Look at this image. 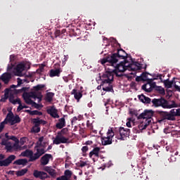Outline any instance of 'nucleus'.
<instances>
[{"label":"nucleus","instance_id":"f257e3e1","mask_svg":"<svg viewBox=\"0 0 180 180\" xmlns=\"http://www.w3.org/2000/svg\"><path fill=\"white\" fill-rule=\"evenodd\" d=\"M126 57H127V53L123 49H120L117 53H114L107 58L102 59L101 64L115 67L113 72L117 77H122L123 72L127 70L128 71H139V70H141V64L137 62L131 63L125 59Z\"/></svg>","mask_w":180,"mask_h":180},{"label":"nucleus","instance_id":"f03ea898","mask_svg":"<svg viewBox=\"0 0 180 180\" xmlns=\"http://www.w3.org/2000/svg\"><path fill=\"white\" fill-rule=\"evenodd\" d=\"M8 72L4 73L1 75V79L4 82V84H8L11 79L12 75H18V77H22V72L25 71V63L21 62L15 67V65H11L8 66Z\"/></svg>","mask_w":180,"mask_h":180},{"label":"nucleus","instance_id":"7ed1b4c3","mask_svg":"<svg viewBox=\"0 0 180 180\" xmlns=\"http://www.w3.org/2000/svg\"><path fill=\"white\" fill-rule=\"evenodd\" d=\"M101 79L102 83L101 85L97 86V89H102L103 86V91H106L107 92L113 91V87L112 86V81H113V73L110 72H105V74L101 77Z\"/></svg>","mask_w":180,"mask_h":180},{"label":"nucleus","instance_id":"20e7f679","mask_svg":"<svg viewBox=\"0 0 180 180\" xmlns=\"http://www.w3.org/2000/svg\"><path fill=\"white\" fill-rule=\"evenodd\" d=\"M154 112L153 110H145L143 112L141 113L139 116V119H141V122L139 124V130H144L147 128V126L151 123L153 120V116Z\"/></svg>","mask_w":180,"mask_h":180},{"label":"nucleus","instance_id":"39448f33","mask_svg":"<svg viewBox=\"0 0 180 180\" xmlns=\"http://www.w3.org/2000/svg\"><path fill=\"white\" fill-rule=\"evenodd\" d=\"M152 103L155 106H162V108L165 109H172V108H178V104H176L175 101L169 103L163 98L159 99L155 98L152 101Z\"/></svg>","mask_w":180,"mask_h":180},{"label":"nucleus","instance_id":"423d86ee","mask_svg":"<svg viewBox=\"0 0 180 180\" xmlns=\"http://www.w3.org/2000/svg\"><path fill=\"white\" fill-rule=\"evenodd\" d=\"M43 153L44 151L41 149H37V151H35L34 154L32 150H26L20 153V157H28L30 161H36L43 155Z\"/></svg>","mask_w":180,"mask_h":180},{"label":"nucleus","instance_id":"0eeeda50","mask_svg":"<svg viewBox=\"0 0 180 180\" xmlns=\"http://www.w3.org/2000/svg\"><path fill=\"white\" fill-rule=\"evenodd\" d=\"M23 98L26 103L28 105H33L34 102L32 101V99H34V101L37 99V102H41V98H43V96L41 95L37 96L36 93L32 92L30 94H23Z\"/></svg>","mask_w":180,"mask_h":180},{"label":"nucleus","instance_id":"6e6552de","mask_svg":"<svg viewBox=\"0 0 180 180\" xmlns=\"http://www.w3.org/2000/svg\"><path fill=\"white\" fill-rule=\"evenodd\" d=\"M115 136V132H113V129L110 128L107 131L106 136L101 137V143L103 146H108L109 144H112V140Z\"/></svg>","mask_w":180,"mask_h":180},{"label":"nucleus","instance_id":"1a4fd4ad","mask_svg":"<svg viewBox=\"0 0 180 180\" xmlns=\"http://www.w3.org/2000/svg\"><path fill=\"white\" fill-rule=\"evenodd\" d=\"M8 122L10 124L13 125L16 124V123H20V117L19 115H13V112H9L5 119V122Z\"/></svg>","mask_w":180,"mask_h":180},{"label":"nucleus","instance_id":"9d476101","mask_svg":"<svg viewBox=\"0 0 180 180\" xmlns=\"http://www.w3.org/2000/svg\"><path fill=\"white\" fill-rule=\"evenodd\" d=\"M46 144H47V142H46L44 140V137H39L38 141L36 143L34 151L37 152V150H42L44 151L43 154H44V153H46V150H44V148H46Z\"/></svg>","mask_w":180,"mask_h":180},{"label":"nucleus","instance_id":"9b49d317","mask_svg":"<svg viewBox=\"0 0 180 180\" xmlns=\"http://www.w3.org/2000/svg\"><path fill=\"white\" fill-rule=\"evenodd\" d=\"M53 143L56 145L65 144V143H68V138L61 135V133H58L56 137L53 138Z\"/></svg>","mask_w":180,"mask_h":180},{"label":"nucleus","instance_id":"f8f14e48","mask_svg":"<svg viewBox=\"0 0 180 180\" xmlns=\"http://www.w3.org/2000/svg\"><path fill=\"white\" fill-rule=\"evenodd\" d=\"M118 140H126L129 136H130V129L124 127H120L119 129Z\"/></svg>","mask_w":180,"mask_h":180},{"label":"nucleus","instance_id":"ddd939ff","mask_svg":"<svg viewBox=\"0 0 180 180\" xmlns=\"http://www.w3.org/2000/svg\"><path fill=\"white\" fill-rule=\"evenodd\" d=\"M15 159L16 156H15V155H11L10 156L8 157V158L4 160H0V167H8L9 164H11L12 161H13Z\"/></svg>","mask_w":180,"mask_h":180},{"label":"nucleus","instance_id":"4468645a","mask_svg":"<svg viewBox=\"0 0 180 180\" xmlns=\"http://www.w3.org/2000/svg\"><path fill=\"white\" fill-rule=\"evenodd\" d=\"M99 151H101L100 148H94L90 153H89V158H91L95 162V161H98V157H99Z\"/></svg>","mask_w":180,"mask_h":180},{"label":"nucleus","instance_id":"2eb2a0df","mask_svg":"<svg viewBox=\"0 0 180 180\" xmlns=\"http://www.w3.org/2000/svg\"><path fill=\"white\" fill-rule=\"evenodd\" d=\"M47 113L54 119H58L60 117V115H58V110H57L54 106L48 108Z\"/></svg>","mask_w":180,"mask_h":180},{"label":"nucleus","instance_id":"dca6fc26","mask_svg":"<svg viewBox=\"0 0 180 180\" xmlns=\"http://www.w3.org/2000/svg\"><path fill=\"white\" fill-rule=\"evenodd\" d=\"M51 160H53V156L50 154H45L41 158V165H47Z\"/></svg>","mask_w":180,"mask_h":180},{"label":"nucleus","instance_id":"f3484780","mask_svg":"<svg viewBox=\"0 0 180 180\" xmlns=\"http://www.w3.org/2000/svg\"><path fill=\"white\" fill-rule=\"evenodd\" d=\"M44 171L49 174L51 176H53V178H56L57 176V172H56V169H53L51 167L46 166L44 167Z\"/></svg>","mask_w":180,"mask_h":180},{"label":"nucleus","instance_id":"a211bd4d","mask_svg":"<svg viewBox=\"0 0 180 180\" xmlns=\"http://www.w3.org/2000/svg\"><path fill=\"white\" fill-rule=\"evenodd\" d=\"M175 117L172 115V112H164L163 113V119L159 120L160 123L164 122V120H174Z\"/></svg>","mask_w":180,"mask_h":180},{"label":"nucleus","instance_id":"6ab92c4d","mask_svg":"<svg viewBox=\"0 0 180 180\" xmlns=\"http://www.w3.org/2000/svg\"><path fill=\"white\" fill-rule=\"evenodd\" d=\"M71 95H74V98L77 102H79V99L82 98V93L75 89L71 91Z\"/></svg>","mask_w":180,"mask_h":180},{"label":"nucleus","instance_id":"aec40b11","mask_svg":"<svg viewBox=\"0 0 180 180\" xmlns=\"http://www.w3.org/2000/svg\"><path fill=\"white\" fill-rule=\"evenodd\" d=\"M25 148H27L26 146H22V145L20 144L19 140L18 141H15L13 144V150H25Z\"/></svg>","mask_w":180,"mask_h":180},{"label":"nucleus","instance_id":"412c9836","mask_svg":"<svg viewBox=\"0 0 180 180\" xmlns=\"http://www.w3.org/2000/svg\"><path fill=\"white\" fill-rule=\"evenodd\" d=\"M57 129H63V127H65V118L62 117L58 120V122L56 124Z\"/></svg>","mask_w":180,"mask_h":180},{"label":"nucleus","instance_id":"4be33fe9","mask_svg":"<svg viewBox=\"0 0 180 180\" xmlns=\"http://www.w3.org/2000/svg\"><path fill=\"white\" fill-rule=\"evenodd\" d=\"M138 98L143 103H150V102H151V99L150 98L146 97V96L143 94L138 96Z\"/></svg>","mask_w":180,"mask_h":180},{"label":"nucleus","instance_id":"5701e85b","mask_svg":"<svg viewBox=\"0 0 180 180\" xmlns=\"http://www.w3.org/2000/svg\"><path fill=\"white\" fill-rule=\"evenodd\" d=\"M60 74H61L60 69L51 70L49 76L53 78V77H60Z\"/></svg>","mask_w":180,"mask_h":180},{"label":"nucleus","instance_id":"b1692460","mask_svg":"<svg viewBox=\"0 0 180 180\" xmlns=\"http://www.w3.org/2000/svg\"><path fill=\"white\" fill-rule=\"evenodd\" d=\"M142 89L146 91V92H151L153 91V88L151 87V82H148L142 86Z\"/></svg>","mask_w":180,"mask_h":180},{"label":"nucleus","instance_id":"393cba45","mask_svg":"<svg viewBox=\"0 0 180 180\" xmlns=\"http://www.w3.org/2000/svg\"><path fill=\"white\" fill-rule=\"evenodd\" d=\"M33 123L36 124L37 126H40V124H46L47 122L45 120H41L40 118H35L33 120Z\"/></svg>","mask_w":180,"mask_h":180},{"label":"nucleus","instance_id":"a878e982","mask_svg":"<svg viewBox=\"0 0 180 180\" xmlns=\"http://www.w3.org/2000/svg\"><path fill=\"white\" fill-rule=\"evenodd\" d=\"M25 112L31 115L32 116L36 115L37 116H41L43 115V112H39L38 110H26Z\"/></svg>","mask_w":180,"mask_h":180},{"label":"nucleus","instance_id":"bb28decb","mask_svg":"<svg viewBox=\"0 0 180 180\" xmlns=\"http://www.w3.org/2000/svg\"><path fill=\"white\" fill-rule=\"evenodd\" d=\"M27 160L26 159H19L15 160L13 164L15 165H26Z\"/></svg>","mask_w":180,"mask_h":180},{"label":"nucleus","instance_id":"cd10ccee","mask_svg":"<svg viewBox=\"0 0 180 180\" xmlns=\"http://www.w3.org/2000/svg\"><path fill=\"white\" fill-rule=\"evenodd\" d=\"M147 75H148V73L143 72L142 73L140 77H136V81H147Z\"/></svg>","mask_w":180,"mask_h":180},{"label":"nucleus","instance_id":"c85d7f7f","mask_svg":"<svg viewBox=\"0 0 180 180\" xmlns=\"http://www.w3.org/2000/svg\"><path fill=\"white\" fill-rule=\"evenodd\" d=\"M53 98H54V94L49 92L46 94L45 99L47 102H51V101H53Z\"/></svg>","mask_w":180,"mask_h":180},{"label":"nucleus","instance_id":"c756f323","mask_svg":"<svg viewBox=\"0 0 180 180\" xmlns=\"http://www.w3.org/2000/svg\"><path fill=\"white\" fill-rule=\"evenodd\" d=\"M165 86L166 88H172L174 87V80L169 81V80H165L164 81Z\"/></svg>","mask_w":180,"mask_h":180},{"label":"nucleus","instance_id":"7c9ffc66","mask_svg":"<svg viewBox=\"0 0 180 180\" xmlns=\"http://www.w3.org/2000/svg\"><path fill=\"white\" fill-rule=\"evenodd\" d=\"M26 172H27V169H22L21 170L16 172L15 174H16L17 176H23V175H25V174H26Z\"/></svg>","mask_w":180,"mask_h":180},{"label":"nucleus","instance_id":"2f4dec72","mask_svg":"<svg viewBox=\"0 0 180 180\" xmlns=\"http://www.w3.org/2000/svg\"><path fill=\"white\" fill-rule=\"evenodd\" d=\"M170 113L173 115L174 117L175 116H180V108L179 109H172L170 110Z\"/></svg>","mask_w":180,"mask_h":180},{"label":"nucleus","instance_id":"473e14b6","mask_svg":"<svg viewBox=\"0 0 180 180\" xmlns=\"http://www.w3.org/2000/svg\"><path fill=\"white\" fill-rule=\"evenodd\" d=\"M173 87L175 88L176 91H180V82L174 80Z\"/></svg>","mask_w":180,"mask_h":180},{"label":"nucleus","instance_id":"72a5a7b5","mask_svg":"<svg viewBox=\"0 0 180 180\" xmlns=\"http://www.w3.org/2000/svg\"><path fill=\"white\" fill-rule=\"evenodd\" d=\"M5 147L7 151H12V150H13V144H12L11 141H8V143L5 146Z\"/></svg>","mask_w":180,"mask_h":180},{"label":"nucleus","instance_id":"f704fd0d","mask_svg":"<svg viewBox=\"0 0 180 180\" xmlns=\"http://www.w3.org/2000/svg\"><path fill=\"white\" fill-rule=\"evenodd\" d=\"M32 133H39L40 131V127L39 125L34 124V126L31 129Z\"/></svg>","mask_w":180,"mask_h":180},{"label":"nucleus","instance_id":"c9c22d12","mask_svg":"<svg viewBox=\"0 0 180 180\" xmlns=\"http://www.w3.org/2000/svg\"><path fill=\"white\" fill-rule=\"evenodd\" d=\"M17 82H18V84L17 85L13 84L11 86V88H18V86H20V85H22V84H23V80H22V79H20V78H18Z\"/></svg>","mask_w":180,"mask_h":180},{"label":"nucleus","instance_id":"e433bc0d","mask_svg":"<svg viewBox=\"0 0 180 180\" xmlns=\"http://www.w3.org/2000/svg\"><path fill=\"white\" fill-rule=\"evenodd\" d=\"M10 102L11 103H13V105H16L17 103H18V105H20V99H19V98L13 99V98H11Z\"/></svg>","mask_w":180,"mask_h":180},{"label":"nucleus","instance_id":"4c0bfd02","mask_svg":"<svg viewBox=\"0 0 180 180\" xmlns=\"http://www.w3.org/2000/svg\"><path fill=\"white\" fill-rule=\"evenodd\" d=\"M29 139L27 137H22L20 139L19 143L21 146H24V144H26V141H28Z\"/></svg>","mask_w":180,"mask_h":180},{"label":"nucleus","instance_id":"58836bf2","mask_svg":"<svg viewBox=\"0 0 180 180\" xmlns=\"http://www.w3.org/2000/svg\"><path fill=\"white\" fill-rule=\"evenodd\" d=\"M71 175H72V173L70 170H65V176L67 177L68 180H70V178H71Z\"/></svg>","mask_w":180,"mask_h":180},{"label":"nucleus","instance_id":"ea45409f","mask_svg":"<svg viewBox=\"0 0 180 180\" xmlns=\"http://www.w3.org/2000/svg\"><path fill=\"white\" fill-rule=\"evenodd\" d=\"M49 176V175L47 174V173L44 172H41V174H40V179H46V178H47Z\"/></svg>","mask_w":180,"mask_h":180},{"label":"nucleus","instance_id":"a19ab883","mask_svg":"<svg viewBox=\"0 0 180 180\" xmlns=\"http://www.w3.org/2000/svg\"><path fill=\"white\" fill-rule=\"evenodd\" d=\"M41 174V172L37 171V170H34L33 175H34V176L35 178H40Z\"/></svg>","mask_w":180,"mask_h":180},{"label":"nucleus","instance_id":"79ce46f5","mask_svg":"<svg viewBox=\"0 0 180 180\" xmlns=\"http://www.w3.org/2000/svg\"><path fill=\"white\" fill-rule=\"evenodd\" d=\"M8 143H9V139H2L0 144L1 146H6Z\"/></svg>","mask_w":180,"mask_h":180},{"label":"nucleus","instance_id":"37998d69","mask_svg":"<svg viewBox=\"0 0 180 180\" xmlns=\"http://www.w3.org/2000/svg\"><path fill=\"white\" fill-rule=\"evenodd\" d=\"M22 109H27V106L21 105V104L20 103L18 108H17V111H18V112H20V110H22Z\"/></svg>","mask_w":180,"mask_h":180},{"label":"nucleus","instance_id":"c03bdc74","mask_svg":"<svg viewBox=\"0 0 180 180\" xmlns=\"http://www.w3.org/2000/svg\"><path fill=\"white\" fill-rule=\"evenodd\" d=\"M158 91H159V94H160V95H165V90L164 89V88L160 86L158 87Z\"/></svg>","mask_w":180,"mask_h":180},{"label":"nucleus","instance_id":"a18cd8bd","mask_svg":"<svg viewBox=\"0 0 180 180\" xmlns=\"http://www.w3.org/2000/svg\"><path fill=\"white\" fill-rule=\"evenodd\" d=\"M5 124H6V121H4L2 122H1L0 124V133L2 131V130H4V127H5Z\"/></svg>","mask_w":180,"mask_h":180},{"label":"nucleus","instance_id":"49530a36","mask_svg":"<svg viewBox=\"0 0 180 180\" xmlns=\"http://www.w3.org/2000/svg\"><path fill=\"white\" fill-rule=\"evenodd\" d=\"M44 86V85L43 84H38L36 86H34V89H36V91H39V89H41V88H43Z\"/></svg>","mask_w":180,"mask_h":180},{"label":"nucleus","instance_id":"de8ad7c7","mask_svg":"<svg viewBox=\"0 0 180 180\" xmlns=\"http://www.w3.org/2000/svg\"><path fill=\"white\" fill-rule=\"evenodd\" d=\"M8 140H13V141H15V143L16 141H19V139H18V138H16V136H10V137L8 138Z\"/></svg>","mask_w":180,"mask_h":180},{"label":"nucleus","instance_id":"09e8293b","mask_svg":"<svg viewBox=\"0 0 180 180\" xmlns=\"http://www.w3.org/2000/svg\"><path fill=\"white\" fill-rule=\"evenodd\" d=\"M128 121L127 122V127H131V118H129L128 120H127Z\"/></svg>","mask_w":180,"mask_h":180},{"label":"nucleus","instance_id":"8fccbe9b","mask_svg":"<svg viewBox=\"0 0 180 180\" xmlns=\"http://www.w3.org/2000/svg\"><path fill=\"white\" fill-rule=\"evenodd\" d=\"M56 180H68V179L63 175V176H61L60 177H58L56 179Z\"/></svg>","mask_w":180,"mask_h":180},{"label":"nucleus","instance_id":"3c124183","mask_svg":"<svg viewBox=\"0 0 180 180\" xmlns=\"http://www.w3.org/2000/svg\"><path fill=\"white\" fill-rule=\"evenodd\" d=\"M86 165H89V164H88V162H80V167H86Z\"/></svg>","mask_w":180,"mask_h":180},{"label":"nucleus","instance_id":"603ef678","mask_svg":"<svg viewBox=\"0 0 180 180\" xmlns=\"http://www.w3.org/2000/svg\"><path fill=\"white\" fill-rule=\"evenodd\" d=\"M131 75H133V72H131L129 75H125V77H127L128 79H131V78H133Z\"/></svg>","mask_w":180,"mask_h":180},{"label":"nucleus","instance_id":"864d4df0","mask_svg":"<svg viewBox=\"0 0 180 180\" xmlns=\"http://www.w3.org/2000/svg\"><path fill=\"white\" fill-rule=\"evenodd\" d=\"M77 120H78V117H74L72 120V125H73L75 123V122H77Z\"/></svg>","mask_w":180,"mask_h":180},{"label":"nucleus","instance_id":"5fc2aeb1","mask_svg":"<svg viewBox=\"0 0 180 180\" xmlns=\"http://www.w3.org/2000/svg\"><path fill=\"white\" fill-rule=\"evenodd\" d=\"M88 150V146H83L82 148V151H83V153H86V151Z\"/></svg>","mask_w":180,"mask_h":180},{"label":"nucleus","instance_id":"6e6d98bb","mask_svg":"<svg viewBox=\"0 0 180 180\" xmlns=\"http://www.w3.org/2000/svg\"><path fill=\"white\" fill-rule=\"evenodd\" d=\"M58 133H61V135L63 136V134H65V133H67V129H63L60 132Z\"/></svg>","mask_w":180,"mask_h":180},{"label":"nucleus","instance_id":"4d7b16f0","mask_svg":"<svg viewBox=\"0 0 180 180\" xmlns=\"http://www.w3.org/2000/svg\"><path fill=\"white\" fill-rule=\"evenodd\" d=\"M32 106H34V108L36 109H39V108H40V105L34 102V103L32 104Z\"/></svg>","mask_w":180,"mask_h":180},{"label":"nucleus","instance_id":"13d9d810","mask_svg":"<svg viewBox=\"0 0 180 180\" xmlns=\"http://www.w3.org/2000/svg\"><path fill=\"white\" fill-rule=\"evenodd\" d=\"M149 82H150L151 88H155V82H153V80H150Z\"/></svg>","mask_w":180,"mask_h":180},{"label":"nucleus","instance_id":"bf43d9fd","mask_svg":"<svg viewBox=\"0 0 180 180\" xmlns=\"http://www.w3.org/2000/svg\"><path fill=\"white\" fill-rule=\"evenodd\" d=\"M15 60V55L10 56V61H13Z\"/></svg>","mask_w":180,"mask_h":180},{"label":"nucleus","instance_id":"052dcab7","mask_svg":"<svg viewBox=\"0 0 180 180\" xmlns=\"http://www.w3.org/2000/svg\"><path fill=\"white\" fill-rule=\"evenodd\" d=\"M85 144L87 146H91L92 144V141H86Z\"/></svg>","mask_w":180,"mask_h":180},{"label":"nucleus","instance_id":"680f3d73","mask_svg":"<svg viewBox=\"0 0 180 180\" xmlns=\"http://www.w3.org/2000/svg\"><path fill=\"white\" fill-rule=\"evenodd\" d=\"M4 159H5V155H2V154H0V160H4Z\"/></svg>","mask_w":180,"mask_h":180},{"label":"nucleus","instance_id":"e2e57ef3","mask_svg":"<svg viewBox=\"0 0 180 180\" xmlns=\"http://www.w3.org/2000/svg\"><path fill=\"white\" fill-rule=\"evenodd\" d=\"M5 137H6V139H7V140H9V135H8V133H6L5 134Z\"/></svg>","mask_w":180,"mask_h":180},{"label":"nucleus","instance_id":"0e129e2a","mask_svg":"<svg viewBox=\"0 0 180 180\" xmlns=\"http://www.w3.org/2000/svg\"><path fill=\"white\" fill-rule=\"evenodd\" d=\"M179 153L178 151H175L174 153L172 155V157H174V155H178Z\"/></svg>","mask_w":180,"mask_h":180},{"label":"nucleus","instance_id":"69168bd1","mask_svg":"<svg viewBox=\"0 0 180 180\" xmlns=\"http://www.w3.org/2000/svg\"><path fill=\"white\" fill-rule=\"evenodd\" d=\"M88 107L89 108H92V103H88Z\"/></svg>","mask_w":180,"mask_h":180},{"label":"nucleus","instance_id":"338daca9","mask_svg":"<svg viewBox=\"0 0 180 180\" xmlns=\"http://www.w3.org/2000/svg\"><path fill=\"white\" fill-rule=\"evenodd\" d=\"M64 57L65 60H68V56H65Z\"/></svg>","mask_w":180,"mask_h":180},{"label":"nucleus","instance_id":"774afa93","mask_svg":"<svg viewBox=\"0 0 180 180\" xmlns=\"http://www.w3.org/2000/svg\"><path fill=\"white\" fill-rule=\"evenodd\" d=\"M51 148L50 146H49L48 150H51Z\"/></svg>","mask_w":180,"mask_h":180}]
</instances>
